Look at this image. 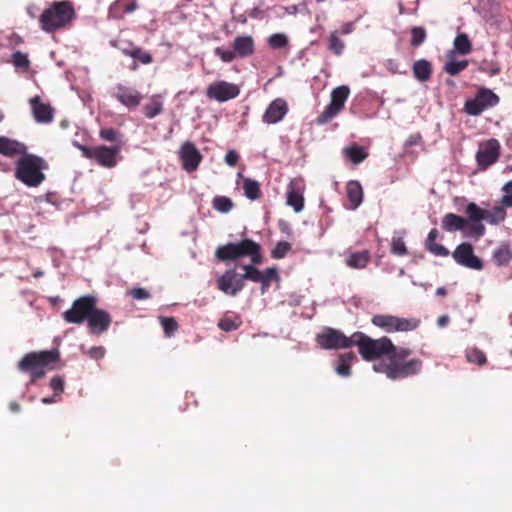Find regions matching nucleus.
Here are the masks:
<instances>
[{
    "label": "nucleus",
    "mask_w": 512,
    "mask_h": 512,
    "mask_svg": "<svg viewBox=\"0 0 512 512\" xmlns=\"http://www.w3.org/2000/svg\"><path fill=\"white\" fill-rule=\"evenodd\" d=\"M353 341L365 361L387 357V362L374 365L373 368L376 372L384 373L391 380L407 378L418 374L421 370V360L414 358L406 361L411 355L410 349L395 346L386 336L373 339L358 331L353 333Z\"/></svg>",
    "instance_id": "1"
},
{
    "label": "nucleus",
    "mask_w": 512,
    "mask_h": 512,
    "mask_svg": "<svg viewBox=\"0 0 512 512\" xmlns=\"http://www.w3.org/2000/svg\"><path fill=\"white\" fill-rule=\"evenodd\" d=\"M97 302L94 295L81 296L74 300L70 309L63 312L62 317L71 324L80 325L86 321L92 335H101L109 329L112 317L106 310L98 308Z\"/></svg>",
    "instance_id": "2"
},
{
    "label": "nucleus",
    "mask_w": 512,
    "mask_h": 512,
    "mask_svg": "<svg viewBox=\"0 0 512 512\" xmlns=\"http://www.w3.org/2000/svg\"><path fill=\"white\" fill-rule=\"evenodd\" d=\"M60 353L57 349L29 352L18 362V369L30 376V383L43 378L47 371L52 369L51 365L58 362Z\"/></svg>",
    "instance_id": "3"
},
{
    "label": "nucleus",
    "mask_w": 512,
    "mask_h": 512,
    "mask_svg": "<svg viewBox=\"0 0 512 512\" xmlns=\"http://www.w3.org/2000/svg\"><path fill=\"white\" fill-rule=\"evenodd\" d=\"M75 17V9L70 1H54L39 17L43 31L53 33L66 27Z\"/></svg>",
    "instance_id": "4"
},
{
    "label": "nucleus",
    "mask_w": 512,
    "mask_h": 512,
    "mask_svg": "<svg viewBox=\"0 0 512 512\" xmlns=\"http://www.w3.org/2000/svg\"><path fill=\"white\" fill-rule=\"evenodd\" d=\"M47 168L46 161L34 154H24L16 164L15 177L29 187H37L44 180L42 170Z\"/></svg>",
    "instance_id": "5"
},
{
    "label": "nucleus",
    "mask_w": 512,
    "mask_h": 512,
    "mask_svg": "<svg viewBox=\"0 0 512 512\" xmlns=\"http://www.w3.org/2000/svg\"><path fill=\"white\" fill-rule=\"evenodd\" d=\"M261 246L252 239H244L238 243H228L219 246L215 251V256L219 261H233L242 257H251L253 264H261L262 255Z\"/></svg>",
    "instance_id": "6"
},
{
    "label": "nucleus",
    "mask_w": 512,
    "mask_h": 512,
    "mask_svg": "<svg viewBox=\"0 0 512 512\" xmlns=\"http://www.w3.org/2000/svg\"><path fill=\"white\" fill-rule=\"evenodd\" d=\"M371 322L387 333L413 331L421 323L418 318H401L390 314H376L372 317Z\"/></svg>",
    "instance_id": "7"
},
{
    "label": "nucleus",
    "mask_w": 512,
    "mask_h": 512,
    "mask_svg": "<svg viewBox=\"0 0 512 512\" xmlns=\"http://www.w3.org/2000/svg\"><path fill=\"white\" fill-rule=\"evenodd\" d=\"M85 158L96 161L100 166L112 168L117 164V155L121 151V145L115 144L111 147L99 145L95 147H88L85 145H78Z\"/></svg>",
    "instance_id": "8"
},
{
    "label": "nucleus",
    "mask_w": 512,
    "mask_h": 512,
    "mask_svg": "<svg viewBox=\"0 0 512 512\" xmlns=\"http://www.w3.org/2000/svg\"><path fill=\"white\" fill-rule=\"evenodd\" d=\"M350 95V89L346 85L338 86L331 92V100L324 111L316 118V123L323 125L331 121L344 108Z\"/></svg>",
    "instance_id": "9"
},
{
    "label": "nucleus",
    "mask_w": 512,
    "mask_h": 512,
    "mask_svg": "<svg viewBox=\"0 0 512 512\" xmlns=\"http://www.w3.org/2000/svg\"><path fill=\"white\" fill-rule=\"evenodd\" d=\"M317 344L327 350L350 348L354 346L353 334L347 337L344 333L334 328L326 327L316 336Z\"/></svg>",
    "instance_id": "10"
},
{
    "label": "nucleus",
    "mask_w": 512,
    "mask_h": 512,
    "mask_svg": "<svg viewBox=\"0 0 512 512\" xmlns=\"http://www.w3.org/2000/svg\"><path fill=\"white\" fill-rule=\"evenodd\" d=\"M499 97L491 90L482 88L478 91L474 99L467 100L464 110L472 116L480 115L485 109L497 105Z\"/></svg>",
    "instance_id": "11"
},
{
    "label": "nucleus",
    "mask_w": 512,
    "mask_h": 512,
    "mask_svg": "<svg viewBox=\"0 0 512 512\" xmlns=\"http://www.w3.org/2000/svg\"><path fill=\"white\" fill-rule=\"evenodd\" d=\"M454 261L465 268L480 271L484 268L483 261L475 255L473 246L468 242L459 244L452 253Z\"/></svg>",
    "instance_id": "12"
},
{
    "label": "nucleus",
    "mask_w": 512,
    "mask_h": 512,
    "mask_svg": "<svg viewBox=\"0 0 512 512\" xmlns=\"http://www.w3.org/2000/svg\"><path fill=\"white\" fill-rule=\"evenodd\" d=\"M240 88L234 83L219 80L211 83L206 89V96L211 100L226 102L238 97Z\"/></svg>",
    "instance_id": "13"
},
{
    "label": "nucleus",
    "mask_w": 512,
    "mask_h": 512,
    "mask_svg": "<svg viewBox=\"0 0 512 512\" xmlns=\"http://www.w3.org/2000/svg\"><path fill=\"white\" fill-rule=\"evenodd\" d=\"M111 96L128 109L136 108L143 99L142 94L136 88L121 83L115 85Z\"/></svg>",
    "instance_id": "14"
},
{
    "label": "nucleus",
    "mask_w": 512,
    "mask_h": 512,
    "mask_svg": "<svg viewBox=\"0 0 512 512\" xmlns=\"http://www.w3.org/2000/svg\"><path fill=\"white\" fill-rule=\"evenodd\" d=\"M245 286L242 281L241 274H238L234 269L226 270L217 279V288L223 293L231 296H236Z\"/></svg>",
    "instance_id": "15"
},
{
    "label": "nucleus",
    "mask_w": 512,
    "mask_h": 512,
    "mask_svg": "<svg viewBox=\"0 0 512 512\" xmlns=\"http://www.w3.org/2000/svg\"><path fill=\"white\" fill-rule=\"evenodd\" d=\"M500 144L496 139H490L486 143L480 145L476 154L478 166L486 169L499 158Z\"/></svg>",
    "instance_id": "16"
},
{
    "label": "nucleus",
    "mask_w": 512,
    "mask_h": 512,
    "mask_svg": "<svg viewBox=\"0 0 512 512\" xmlns=\"http://www.w3.org/2000/svg\"><path fill=\"white\" fill-rule=\"evenodd\" d=\"M180 159L183 169L187 172H193L197 170L198 166L200 165L202 161V155L194 143L186 141L181 146Z\"/></svg>",
    "instance_id": "17"
},
{
    "label": "nucleus",
    "mask_w": 512,
    "mask_h": 512,
    "mask_svg": "<svg viewBox=\"0 0 512 512\" xmlns=\"http://www.w3.org/2000/svg\"><path fill=\"white\" fill-rule=\"evenodd\" d=\"M287 113V102L282 98H277L273 100L267 107L263 115V122L267 124H276L280 122Z\"/></svg>",
    "instance_id": "18"
},
{
    "label": "nucleus",
    "mask_w": 512,
    "mask_h": 512,
    "mask_svg": "<svg viewBox=\"0 0 512 512\" xmlns=\"http://www.w3.org/2000/svg\"><path fill=\"white\" fill-rule=\"evenodd\" d=\"M35 120L39 123H50L54 117V109L50 104L43 103L39 96L30 99Z\"/></svg>",
    "instance_id": "19"
},
{
    "label": "nucleus",
    "mask_w": 512,
    "mask_h": 512,
    "mask_svg": "<svg viewBox=\"0 0 512 512\" xmlns=\"http://www.w3.org/2000/svg\"><path fill=\"white\" fill-rule=\"evenodd\" d=\"M232 48L238 57L246 58L255 51L254 39L250 35H239L234 39Z\"/></svg>",
    "instance_id": "20"
},
{
    "label": "nucleus",
    "mask_w": 512,
    "mask_h": 512,
    "mask_svg": "<svg viewBox=\"0 0 512 512\" xmlns=\"http://www.w3.org/2000/svg\"><path fill=\"white\" fill-rule=\"evenodd\" d=\"M26 146L14 139L5 136L0 137V154L13 157L15 155H24L26 153Z\"/></svg>",
    "instance_id": "21"
},
{
    "label": "nucleus",
    "mask_w": 512,
    "mask_h": 512,
    "mask_svg": "<svg viewBox=\"0 0 512 512\" xmlns=\"http://www.w3.org/2000/svg\"><path fill=\"white\" fill-rule=\"evenodd\" d=\"M137 8L138 5L135 0L130 3H127L126 0H116L110 5L108 15L113 19H122L125 14L135 11Z\"/></svg>",
    "instance_id": "22"
},
{
    "label": "nucleus",
    "mask_w": 512,
    "mask_h": 512,
    "mask_svg": "<svg viewBox=\"0 0 512 512\" xmlns=\"http://www.w3.org/2000/svg\"><path fill=\"white\" fill-rule=\"evenodd\" d=\"M287 205L293 207L296 213H299L304 208L303 191L294 182H291L287 190Z\"/></svg>",
    "instance_id": "23"
},
{
    "label": "nucleus",
    "mask_w": 512,
    "mask_h": 512,
    "mask_svg": "<svg viewBox=\"0 0 512 512\" xmlns=\"http://www.w3.org/2000/svg\"><path fill=\"white\" fill-rule=\"evenodd\" d=\"M346 194L350 202V208L355 210L363 201V188L359 181L351 180L346 185Z\"/></svg>",
    "instance_id": "24"
},
{
    "label": "nucleus",
    "mask_w": 512,
    "mask_h": 512,
    "mask_svg": "<svg viewBox=\"0 0 512 512\" xmlns=\"http://www.w3.org/2000/svg\"><path fill=\"white\" fill-rule=\"evenodd\" d=\"M442 228L447 232L464 230L467 227V221L454 213H447L443 216L441 222Z\"/></svg>",
    "instance_id": "25"
},
{
    "label": "nucleus",
    "mask_w": 512,
    "mask_h": 512,
    "mask_svg": "<svg viewBox=\"0 0 512 512\" xmlns=\"http://www.w3.org/2000/svg\"><path fill=\"white\" fill-rule=\"evenodd\" d=\"M371 259L369 250L353 252L346 257V265L352 269H363Z\"/></svg>",
    "instance_id": "26"
},
{
    "label": "nucleus",
    "mask_w": 512,
    "mask_h": 512,
    "mask_svg": "<svg viewBox=\"0 0 512 512\" xmlns=\"http://www.w3.org/2000/svg\"><path fill=\"white\" fill-rule=\"evenodd\" d=\"M414 77L420 82H426L432 75V64L426 59H419L412 66Z\"/></svg>",
    "instance_id": "27"
},
{
    "label": "nucleus",
    "mask_w": 512,
    "mask_h": 512,
    "mask_svg": "<svg viewBox=\"0 0 512 512\" xmlns=\"http://www.w3.org/2000/svg\"><path fill=\"white\" fill-rule=\"evenodd\" d=\"M142 110L143 114L148 119H153L160 115L163 112V100L161 95H152L149 102L143 106Z\"/></svg>",
    "instance_id": "28"
},
{
    "label": "nucleus",
    "mask_w": 512,
    "mask_h": 512,
    "mask_svg": "<svg viewBox=\"0 0 512 512\" xmlns=\"http://www.w3.org/2000/svg\"><path fill=\"white\" fill-rule=\"evenodd\" d=\"M468 60L456 61L454 52L451 51L447 55V61L444 64L443 70L451 76H456L468 67Z\"/></svg>",
    "instance_id": "29"
},
{
    "label": "nucleus",
    "mask_w": 512,
    "mask_h": 512,
    "mask_svg": "<svg viewBox=\"0 0 512 512\" xmlns=\"http://www.w3.org/2000/svg\"><path fill=\"white\" fill-rule=\"evenodd\" d=\"M121 51L125 56H129L141 64L147 65L153 62L152 55L140 47L122 48Z\"/></svg>",
    "instance_id": "30"
},
{
    "label": "nucleus",
    "mask_w": 512,
    "mask_h": 512,
    "mask_svg": "<svg viewBox=\"0 0 512 512\" xmlns=\"http://www.w3.org/2000/svg\"><path fill=\"white\" fill-rule=\"evenodd\" d=\"M345 156L353 163L360 164L368 157V152L362 146L353 144L344 149Z\"/></svg>",
    "instance_id": "31"
},
{
    "label": "nucleus",
    "mask_w": 512,
    "mask_h": 512,
    "mask_svg": "<svg viewBox=\"0 0 512 512\" xmlns=\"http://www.w3.org/2000/svg\"><path fill=\"white\" fill-rule=\"evenodd\" d=\"M492 258L498 266H506L512 260V249L509 245H501L493 251Z\"/></svg>",
    "instance_id": "32"
},
{
    "label": "nucleus",
    "mask_w": 512,
    "mask_h": 512,
    "mask_svg": "<svg viewBox=\"0 0 512 512\" xmlns=\"http://www.w3.org/2000/svg\"><path fill=\"white\" fill-rule=\"evenodd\" d=\"M243 190L244 195L252 201L258 200L262 195L259 183L251 178L243 179Z\"/></svg>",
    "instance_id": "33"
},
{
    "label": "nucleus",
    "mask_w": 512,
    "mask_h": 512,
    "mask_svg": "<svg viewBox=\"0 0 512 512\" xmlns=\"http://www.w3.org/2000/svg\"><path fill=\"white\" fill-rule=\"evenodd\" d=\"M279 280L280 276L276 267L266 268L259 282L261 284V294H265L268 291L273 281L278 282Z\"/></svg>",
    "instance_id": "34"
},
{
    "label": "nucleus",
    "mask_w": 512,
    "mask_h": 512,
    "mask_svg": "<svg viewBox=\"0 0 512 512\" xmlns=\"http://www.w3.org/2000/svg\"><path fill=\"white\" fill-rule=\"evenodd\" d=\"M355 359L352 352L344 353L339 356V364L336 366V372L341 376H349L351 374L350 364Z\"/></svg>",
    "instance_id": "35"
},
{
    "label": "nucleus",
    "mask_w": 512,
    "mask_h": 512,
    "mask_svg": "<svg viewBox=\"0 0 512 512\" xmlns=\"http://www.w3.org/2000/svg\"><path fill=\"white\" fill-rule=\"evenodd\" d=\"M465 357L469 363L477 364L478 366H483L487 363L485 353L476 347L467 348L465 350Z\"/></svg>",
    "instance_id": "36"
},
{
    "label": "nucleus",
    "mask_w": 512,
    "mask_h": 512,
    "mask_svg": "<svg viewBox=\"0 0 512 512\" xmlns=\"http://www.w3.org/2000/svg\"><path fill=\"white\" fill-rule=\"evenodd\" d=\"M455 50L462 54L467 55L472 51V44L468 36L464 33L458 34L454 39Z\"/></svg>",
    "instance_id": "37"
},
{
    "label": "nucleus",
    "mask_w": 512,
    "mask_h": 512,
    "mask_svg": "<svg viewBox=\"0 0 512 512\" xmlns=\"http://www.w3.org/2000/svg\"><path fill=\"white\" fill-rule=\"evenodd\" d=\"M212 207L220 213H228L233 207V201L226 196H216L212 200Z\"/></svg>",
    "instance_id": "38"
},
{
    "label": "nucleus",
    "mask_w": 512,
    "mask_h": 512,
    "mask_svg": "<svg viewBox=\"0 0 512 512\" xmlns=\"http://www.w3.org/2000/svg\"><path fill=\"white\" fill-rule=\"evenodd\" d=\"M466 214L472 222H481L487 217V210L480 208L475 203H469L466 207Z\"/></svg>",
    "instance_id": "39"
},
{
    "label": "nucleus",
    "mask_w": 512,
    "mask_h": 512,
    "mask_svg": "<svg viewBox=\"0 0 512 512\" xmlns=\"http://www.w3.org/2000/svg\"><path fill=\"white\" fill-rule=\"evenodd\" d=\"M255 264H246L243 265L242 268L245 271L244 274H241L242 281L249 280L255 283H259L262 279L263 271H260L258 268L254 266Z\"/></svg>",
    "instance_id": "40"
},
{
    "label": "nucleus",
    "mask_w": 512,
    "mask_h": 512,
    "mask_svg": "<svg viewBox=\"0 0 512 512\" xmlns=\"http://www.w3.org/2000/svg\"><path fill=\"white\" fill-rule=\"evenodd\" d=\"M241 324L240 316H235L234 318L224 317L219 321L218 327L225 332H231L237 330Z\"/></svg>",
    "instance_id": "41"
},
{
    "label": "nucleus",
    "mask_w": 512,
    "mask_h": 512,
    "mask_svg": "<svg viewBox=\"0 0 512 512\" xmlns=\"http://www.w3.org/2000/svg\"><path fill=\"white\" fill-rule=\"evenodd\" d=\"M506 218V211L504 206H496L491 211L487 210V217L485 220L491 224H499Z\"/></svg>",
    "instance_id": "42"
},
{
    "label": "nucleus",
    "mask_w": 512,
    "mask_h": 512,
    "mask_svg": "<svg viewBox=\"0 0 512 512\" xmlns=\"http://www.w3.org/2000/svg\"><path fill=\"white\" fill-rule=\"evenodd\" d=\"M425 248L431 254L439 257H446L450 254L449 250L441 244H438L436 240H425Z\"/></svg>",
    "instance_id": "43"
},
{
    "label": "nucleus",
    "mask_w": 512,
    "mask_h": 512,
    "mask_svg": "<svg viewBox=\"0 0 512 512\" xmlns=\"http://www.w3.org/2000/svg\"><path fill=\"white\" fill-rule=\"evenodd\" d=\"M102 140L121 145V134L114 128H103L99 131Z\"/></svg>",
    "instance_id": "44"
},
{
    "label": "nucleus",
    "mask_w": 512,
    "mask_h": 512,
    "mask_svg": "<svg viewBox=\"0 0 512 512\" xmlns=\"http://www.w3.org/2000/svg\"><path fill=\"white\" fill-rule=\"evenodd\" d=\"M288 43V37L283 33H275L268 38V45L273 49L284 48Z\"/></svg>",
    "instance_id": "45"
},
{
    "label": "nucleus",
    "mask_w": 512,
    "mask_h": 512,
    "mask_svg": "<svg viewBox=\"0 0 512 512\" xmlns=\"http://www.w3.org/2000/svg\"><path fill=\"white\" fill-rule=\"evenodd\" d=\"M12 63L16 68L23 70H28L30 67L28 56L21 51H16L12 54Z\"/></svg>",
    "instance_id": "46"
},
{
    "label": "nucleus",
    "mask_w": 512,
    "mask_h": 512,
    "mask_svg": "<svg viewBox=\"0 0 512 512\" xmlns=\"http://www.w3.org/2000/svg\"><path fill=\"white\" fill-rule=\"evenodd\" d=\"M161 326L166 336H172L178 330V323L174 317H162Z\"/></svg>",
    "instance_id": "47"
},
{
    "label": "nucleus",
    "mask_w": 512,
    "mask_h": 512,
    "mask_svg": "<svg viewBox=\"0 0 512 512\" xmlns=\"http://www.w3.org/2000/svg\"><path fill=\"white\" fill-rule=\"evenodd\" d=\"M291 244L286 241H280L276 244L274 249L271 251V256L274 259H283L288 252L291 250Z\"/></svg>",
    "instance_id": "48"
},
{
    "label": "nucleus",
    "mask_w": 512,
    "mask_h": 512,
    "mask_svg": "<svg viewBox=\"0 0 512 512\" xmlns=\"http://www.w3.org/2000/svg\"><path fill=\"white\" fill-rule=\"evenodd\" d=\"M344 42L338 37L336 32L331 33L328 42V48L336 55H340L344 49Z\"/></svg>",
    "instance_id": "49"
},
{
    "label": "nucleus",
    "mask_w": 512,
    "mask_h": 512,
    "mask_svg": "<svg viewBox=\"0 0 512 512\" xmlns=\"http://www.w3.org/2000/svg\"><path fill=\"white\" fill-rule=\"evenodd\" d=\"M391 253L404 256L408 253L407 247L402 237H393L391 241Z\"/></svg>",
    "instance_id": "50"
},
{
    "label": "nucleus",
    "mask_w": 512,
    "mask_h": 512,
    "mask_svg": "<svg viewBox=\"0 0 512 512\" xmlns=\"http://www.w3.org/2000/svg\"><path fill=\"white\" fill-rule=\"evenodd\" d=\"M426 39V31L422 27L415 26L411 29V45L420 46Z\"/></svg>",
    "instance_id": "51"
},
{
    "label": "nucleus",
    "mask_w": 512,
    "mask_h": 512,
    "mask_svg": "<svg viewBox=\"0 0 512 512\" xmlns=\"http://www.w3.org/2000/svg\"><path fill=\"white\" fill-rule=\"evenodd\" d=\"M501 190L504 193L500 200L501 205L512 208V180L506 182Z\"/></svg>",
    "instance_id": "52"
},
{
    "label": "nucleus",
    "mask_w": 512,
    "mask_h": 512,
    "mask_svg": "<svg viewBox=\"0 0 512 512\" xmlns=\"http://www.w3.org/2000/svg\"><path fill=\"white\" fill-rule=\"evenodd\" d=\"M214 53L218 56L223 62L230 63L235 60L237 56L236 52L233 50H225L221 47H216L214 49Z\"/></svg>",
    "instance_id": "53"
},
{
    "label": "nucleus",
    "mask_w": 512,
    "mask_h": 512,
    "mask_svg": "<svg viewBox=\"0 0 512 512\" xmlns=\"http://www.w3.org/2000/svg\"><path fill=\"white\" fill-rule=\"evenodd\" d=\"M50 387L54 391L55 396H60L64 390V379L61 376H54L50 380Z\"/></svg>",
    "instance_id": "54"
},
{
    "label": "nucleus",
    "mask_w": 512,
    "mask_h": 512,
    "mask_svg": "<svg viewBox=\"0 0 512 512\" xmlns=\"http://www.w3.org/2000/svg\"><path fill=\"white\" fill-rule=\"evenodd\" d=\"M128 295H130L134 300H146L150 298V293L141 287L132 288L128 291Z\"/></svg>",
    "instance_id": "55"
},
{
    "label": "nucleus",
    "mask_w": 512,
    "mask_h": 512,
    "mask_svg": "<svg viewBox=\"0 0 512 512\" xmlns=\"http://www.w3.org/2000/svg\"><path fill=\"white\" fill-rule=\"evenodd\" d=\"M485 233V227L480 222H475L470 226L469 234L476 238L482 237Z\"/></svg>",
    "instance_id": "56"
},
{
    "label": "nucleus",
    "mask_w": 512,
    "mask_h": 512,
    "mask_svg": "<svg viewBox=\"0 0 512 512\" xmlns=\"http://www.w3.org/2000/svg\"><path fill=\"white\" fill-rule=\"evenodd\" d=\"M238 161H239V155L236 151L230 150L226 153L225 162L227 163V165L234 167L237 165Z\"/></svg>",
    "instance_id": "57"
},
{
    "label": "nucleus",
    "mask_w": 512,
    "mask_h": 512,
    "mask_svg": "<svg viewBox=\"0 0 512 512\" xmlns=\"http://www.w3.org/2000/svg\"><path fill=\"white\" fill-rule=\"evenodd\" d=\"M88 355L93 359H101L105 355V348L102 346H95L90 348Z\"/></svg>",
    "instance_id": "58"
},
{
    "label": "nucleus",
    "mask_w": 512,
    "mask_h": 512,
    "mask_svg": "<svg viewBox=\"0 0 512 512\" xmlns=\"http://www.w3.org/2000/svg\"><path fill=\"white\" fill-rule=\"evenodd\" d=\"M421 142H422L421 135L419 133H416V134H412L409 136V138L406 140L405 146L406 147L416 146V145H420Z\"/></svg>",
    "instance_id": "59"
},
{
    "label": "nucleus",
    "mask_w": 512,
    "mask_h": 512,
    "mask_svg": "<svg viewBox=\"0 0 512 512\" xmlns=\"http://www.w3.org/2000/svg\"><path fill=\"white\" fill-rule=\"evenodd\" d=\"M439 236H440L439 231L436 228H433L428 233L426 240H429V242H431L432 240H437L439 238Z\"/></svg>",
    "instance_id": "60"
},
{
    "label": "nucleus",
    "mask_w": 512,
    "mask_h": 512,
    "mask_svg": "<svg viewBox=\"0 0 512 512\" xmlns=\"http://www.w3.org/2000/svg\"><path fill=\"white\" fill-rule=\"evenodd\" d=\"M450 321V318L448 315H442L438 318L437 324L439 327H445Z\"/></svg>",
    "instance_id": "61"
},
{
    "label": "nucleus",
    "mask_w": 512,
    "mask_h": 512,
    "mask_svg": "<svg viewBox=\"0 0 512 512\" xmlns=\"http://www.w3.org/2000/svg\"><path fill=\"white\" fill-rule=\"evenodd\" d=\"M353 29V26L351 23H346L342 26V34H349Z\"/></svg>",
    "instance_id": "62"
},
{
    "label": "nucleus",
    "mask_w": 512,
    "mask_h": 512,
    "mask_svg": "<svg viewBox=\"0 0 512 512\" xmlns=\"http://www.w3.org/2000/svg\"><path fill=\"white\" fill-rule=\"evenodd\" d=\"M9 408H10V410H11L12 412H14V413H16V412H19V411H20V405H19L17 402H15V401H13V402H11V403L9 404Z\"/></svg>",
    "instance_id": "63"
},
{
    "label": "nucleus",
    "mask_w": 512,
    "mask_h": 512,
    "mask_svg": "<svg viewBox=\"0 0 512 512\" xmlns=\"http://www.w3.org/2000/svg\"><path fill=\"white\" fill-rule=\"evenodd\" d=\"M55 397H56L55 395H54V396H52V397H44V398H42V399H41V402H42L43 404H51V403H54V402L56 401V400H55Z\"/></svg>",
    "instance_id": "64"
}]
</instances>
